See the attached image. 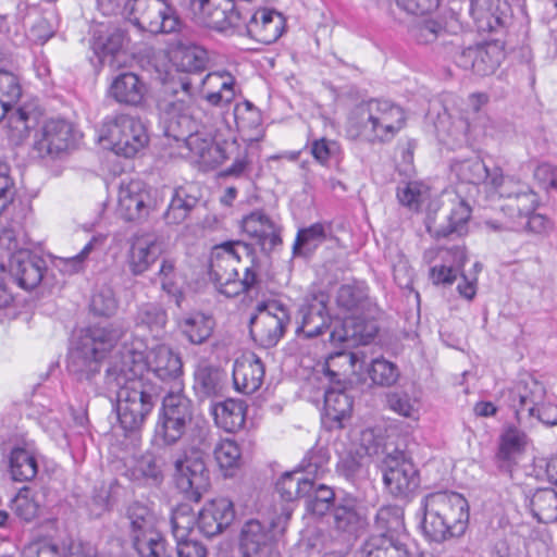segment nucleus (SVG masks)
Listing matches in <instances>:
<instances>
[{
  "instance_id": "obj_1",
  "label": "nucleus",
  "mask_w": 557,
  "mask_h": 557,
  "mask_svg": "<svg viewBox=\"0 0 557 557\" xmlns=\"http://www.w3.org/2000/svg\"><path fill=\"white\" fill-rule=\"evenodd\" d=\"M156 107L165 123V134L182 140L191 158L209 166L219 165L230 158L227 149L235 145V140L221 145L201 133L205 121L191 92L190 79L182 77L180 89L175 84L164 87L157 95Z\"/></svg>"
},
{
  "instance_id": "obj_2",
  "label": "nucleus",
  "mask_w": 557,
  "mask_h": 557,
  "mask_svg": "<svg viewBox=\"0 0 557 557\" xmlns=\"http://www.w3.org/2000/svg\"><path fill=\"white\" fill-rule=\"evenodd\" d=\"M420 529L429 542L443 544L465 535L469 524V504L459 493L438 491L426 494L420 503Z\"/></svg>"
},
{
  "instance_id": "obj_3",
  "label": "nucleus",
  "mask_w": 557,
  "mask_h": 557,
  "mask_svg": "<svg viewBox=\"0 0 557 557\" xmlns=\"http://www.w3.org/2000/svg\"><path fill=\"white\" fill-rule=\"evenodd\" d=\"M114 323L82 329L67 355V371L77 381H90L100 372L101 362L123 336Z\"/></svg>"
},
{
  "instance_id": "obj_4",
  "label": "nucleus",
  "mask_w": 557,
  "mask_h": 557,
  "mask_svg": "<svg viewBox=\"0 0 557 557\" xmlns=\"http://www.w3.org/2000/svg\"><path fill=\"white\" fill-rule=\"evenodd\" d=\"M406 115L404 110L388 101L371 99L357 106L351 114V127L357 129V135L371 143L391 141L405 126Z\"/></svg>"
},
{
  "instance_id": "obj_5",
  "label": "nucleus",
  "mask_w": 557,
  "mask_h": 557,
  "mask_svg": "<svg viewBox=\"0 0 557 557\" xmlns=\"http://www.w3.org/2000/svg\"><path fill=\"white\" fill-rule=\"evenodd\" d=\"M369 456L382 457L380 469L383 482L388 492L397 498H409L420 486L419 470L404 450H387L383 437H374L373 443L366 445Z\"/></svg>"
},
{
  "instance_id": "obj_6",
  "label": "nucleus",
  "mask_w": 557,
  "mask_h": 557,
  "mask_svg": "<svg viewBox=\"0 0 557 557\" xmlns=\"http://www.w3.org/2000/svg\"><path fill=\"white\" fill-rule=\"evenodd\" d=\"M116 413L124 434L138 433L161 396V387L150 380H133L117 387Z\"/></svg>"
},
{
  "instance_id": "obj_7",
  "label": "nucleus",
  "mask_w": 557,
  "mask_h": 557,
  "mask_svg": "<svg viewBox=\"0 0 557 557\" xmlns=\"http://www.w3.org/2000/svg\"><path fill=\"white\" fill-rule=\"evenodd\" d=\"M193 418V401L185 393H166L162 398L154 426L157 445L173 446L177 444L189 429Z\"/></svg>"
},
{
  "instance_id": "obj_8",
  "label": "nucleus",
  "mask_w": 557,
  "mask_h": 557,
  "mask_svg": "<svg viewBox=\"0 0 557 557\" xmlns=\"http://www.w3.org/2000/svg\"><path fill=\"white\" fill-rule=\"evenodd\" d=\"M292 510L283 508L274 519H249L239 533V549L244 557H268L275 549L278 536L283 534L290 519Z\"/></svg>"
},
{
  "instance_id": "obj_9",
  "label": "nucleus",
  "mask_w": 557,
  "mask_h": 557,
  "mask_svg": "<svg viewBox=\"0 0 557 557\" xmlns=\"http://www.w3.org/2000/svg\"><path fill=\"white\" fill-rule=\"evenodd\" d=\"M99 139L125 158L134 157L149 140L144 123L128 114L108 115L99 128Z\"/></svg>"
},
{
  "instance_id": "obj_10",
  "label": "nucleus",
  "mask_w": 557,
  "mask_h": 557,
  "mask_svg": "<svg viewBox=\"0 0 557 557\" xmlns=\"http://www.w3.org/2000/svg\"><path fill=\"white\" fill-rule=\"evenodd\" d=\"M163 203L158 189L150 187L140 180L122 182L117 197V212L129 223L141 225L147 223Z\"/></svg>"
},
{
  "instance_id": "obj_11",
  "label": "nucleus",
  "mask_w": 557,
  "mask_h": 557,
  "mask_svg": "<svg viewBox=\"0 0 557 557\" xmlns=\"http://www.w3.org/2000/svg\"><path fill=\"white\" fill-rule=\"evenodd\" d=\"M448 57L465 71L488 76L500 65L504 51L497 42L492 41L466 47L462 36L455 34L449 41Z\"/></svg>"
},
{
  "instance_id": "obj_12",
  "label": "nucleus",
  "mask_w": 557,
  "mask_h": 557,
  "mask_svg": "<svg viewBox=\"0 0 557 557\" xmlns=\"http://www.w3.org/2000/svg\"><path fill=\"white\" fill-rule=\"evenodd\" d=\"M337 359H345L351 362L352 354L345 351L331 352L322 367V371L330 382L334 384L324 394V420L330 423L329 428H343V421L350 417L354 406V398L341 382V373L335 370Z\"/></svg>"
},
{
  "instance_id": "obj_13",
  "label": "nucleus",
  "mask_w": 557,
  "mask_h": 557,
  "mask_svg": "<svg viewBox=\"0 0 557 557\" xmlns=\"http://www.w3.org/2000/svg\"><path fill=\"white\" fill-rule=\"evenodd\" d=\"M77 132L64 119H50L35 132L29 157L36 160H55L74 148Z\"/></svg>"
},
{
  "instance_id": "obj_14",
  "label": "nucleus",
  "mask_w": 557,
  "mask_h": 557,
  "mask_svg": "<svg viewBox=\"0 0 557 557\" xmlns=\"http://www.w3.org/2000/svg\"><path fill=\"white\" fill-rule=\"evenodd\" d=\"M175 487L185 499L198 503L210 487V471L198 450L184 451L173 461Z\"/></svg>"
},
{
  "instance_id": "obj_15",
  "label": "nucleus",
  "mask_w": 557,
  "mask_h": 557,
  "mask_svg": "<svg viewBox=\"0 0 557 557\" xmlns=\"http://www.w3.org/2000/svg\"><path fill=\"white\" fill-rule=\"evenodd\" d=\"M257 310L249 320V333L260 347L272 348L285 334L290 322L289 310L277 300L261 302Z\"/></svg>"
},
{
  "instance_id": "obj_16",
  "label": "nucleus",
  "mask_w": 557,
  "mask_h": 557,
  "mask_svg": "<svg viewBox=\"0 0 557 557\" xmlns=\"http://www.w3.org/2000/svg\"><path fill=\"white\" fill-rule=\"evenodd\" d=\"M234 258L221 245L216 246L210 258L209 274L219 293L228 298L236 297L240 293H249L259 285L257 275L252 270L245 269L244 277L238 278V272L234 267Z\"/></svg>"
},
{
  "instance_id": "obj_17",
  "label": "nucleus",
  "mask_w": 557,
  "mask_h": 557,
  "mask_svg": "<svg viewBox=\"0 0 557 557\" xmlns=\"http://www.w3.org/2000/svg\"><path fill=\"white\" fill-rule=\"evenodd\" d=\"M133 23L151 34H173L183 22L169 0H132Z\"/></svg>"
},
{
  "instance_id": "obj_18",
  "label": "nucleus",
  "mask_w": 557,
  "mask_h": 557,
  "mask_svg": "<svg viewBox=\"0 0 557 557\" xmlns=\"http://www.w3.org/2000/svg\"><path fill=\"white\" fill-rule=\"evenodd\" d=\"M329 302V293L320 288H313L305 295L295 317L298 338L313 339L330 329Z\"/></svg>"
},
{
  "instance_id": "obj_19",
  "label": "nucleus",
  "mask_w": 557,
  "mask_h": 557,
  "mask_svg": "<svg viewBox=\"0 0 557 557\" xmlns=\"http://www.w3.org/2000/svg\"><path fill=\"white\" fill-rule=\"evenodd\" d=\"M143 343L124 345L106 370L107 384L113 387L126 386L133 380H146L141 376L148 367V351L141 350Z\"/></svg>"
},
{
  "instance_id": "obj_20",
  "label": "nucleus",
  "mask_w": 557,
  "mask_h": 557,
  "mask_svg": "<svg viewBox=\"0 0 557 557\" xmlns=\"http://www.w3.org/2000/svg\"><path fill=\"white\" fill-rule=\"evenodd\" d=\"M147 371L169 385L166 393H184V370L182 357L165 344H158L148 350Z\"/></svg>"
},
{
  "instance_id": "obj_21",
  "label": "nucleus",
  "mask_w": 557,
  "mask_h": 557,
  "mask_svg": "<svg viewBox=\"0 0 557 557\" xmlns=\"http://www.w3.org/2000/svg\"><path fill=\"white\" fill-rule=\"evenodd\" d=\"M284 28L285 18L280 12L267 8L256 11L245 8L239 36L246 35L263 45H271L282 36Z\"/></svg>"
},
{
  "instance_id": "obj_22",
  "label": "nucleus",
  "mask_w": 557,
  "mask_h": 557,
  "mask_svg": "<svg viewBox=\"0 0 557 557\" xmlns=\"http://www.w3.org/2000/svg\"><path fill=\"white\" fill-rule=\"evenodd\" d=\"M205 24L227 35H239L245 8L235 0H199Z\"/></svg>"
},
{
  "instance_id": "obj_23",
  "label": "nucleus",
  "mask_w": 557,
  "mask_h": 557,
  "mask_svg": "<svg viewBox=\"0 0 557 557\" xmlns=\"http://www.w3.org/2000/svg\"><path fill=\"white\" fill-rule=\"evenodd\" d=\"M202 198L197 184L187 183L170 189L169 202L162 212V220L168 226H177L187 221L199 207Z\"/></svg>"
},
{
  "instance_id": "obj_24",
  "label": "nucleus",
  "mask_w": 557,
  "mask_h": 557,
  "mask_svg": "<svg viewBox=\"0 0 557 557\" xmlns=\"http://www.w3.org/2000/svg\"><path fill=\"white\" fill-rule=\"evenodd\" d=\"M332 518L334 532L347 543L355 541L368 524L362 508L351 497L343 498L334 506Z\"/></svg>"
},
{
  "instance_id": "obj_25",
  "label": "nucleus",
  "mask_w": 557,
  "mask_h": 557,
  "mask_svg": "<svg viewBox=\"0 0 557 557\" xmlns=\"http://www.w3.org/2000/svg\"><path fill=\"white\" fill-rule=\"evenodd\" d=\"M243 232L259 246L265 256L282 244L281 228L262 210H256L242 220Z\"/></svg>"
},
{
  "instance_id": "obj_26",
  "label": "nucleus",
  "mask_w": 557,
  "mask_h": 557,
  "mask_svg": "<svg viewBox=\"0 0 557 557\" xmlns=\"http://www.w3.org/2000/svg\"><path fill=\"white\" fill-rule=\"evenodd\" d=\"M535 201V194L518 193L505 206V212L516 213L517 224L520 225L518 232L545 234L553 228V223L547 216L533 212Z\"/></svg>"
},
{
  "instance_id": "obj_27",
  "label": "nucleus",
  "mask_w": 557,
  "mask_h": 557,
  "mask_svg": "<svg viewBox=\"0 0 557 557\" xmlns=\"http://www.w3.org/2000/svg\"><path fill=\"white\" fill-rule=\"evenodd\" d=\"M47 271L44 258L32 253L28 249H18L10 259V273L17 285L26 290L37 287Z\"/></svg>"
},
{
  "instance_id": "obj_28",
  "label": "nucleus",
  "mask_w": 557,
  "mask_h": 557,
  "mask_svg": "<svg viewBox=\"0 0 557 557\" xmlns=\"http://www.w3.org/2000/svg\"><path fill=\"white\" fill-rule=\"evenodd\" d=\"M545 386L533 377L520 380L508 391L509 406L518 421L523 411H527L529 417L535 416L536 410L545 403Z\"/></svg>"
},
{
  "instance_id": "obj_29",
  "label": "nucleus",
  "mask_w": 557,
  "mask_h": 557,
  "mask_svg": "<svg viewBox=\"0 0 557 557\" xmlns=\"http://www.w3.org/2000/svg\"><path fill=\"white\" fill-rule=\"evenodd\" d=\"M235 519L234 504L226 497L210 500L199 512L197 524L207 537L222 533Z\"/></svg>"
},
{
  "instance_id": "obj_30",
  "label": "nucleus",
  "mask_w": 557,
  "mask_h": 557,
  "mask_svg": "<svg viewBox=\"0 0 557 557\" xmlns=\"http://www.w3.org/2000/svg\"><path fill=\"white\" fill-rule=\"evenodd\" d=\"M450 169L460 182L467 184H485L493 189H497L502 186L504 181V174L500 168L494 166L493 169H488L479 157L455 160Z\"/></svg>"
},
{
  "instance_id": "obj_31",
  "label": "nucleus",
  "mask_w": 557,
  "mask_h": 557,
  "mask_svg": "<svg viewBox=\"0 0 557 557\" xmlns=\"http://www.w3.org/2000/svg\"><path fill=\"white\" fill-rule=\"evenodd\" d=\"M148 92L147 84L133 72L117 74L108 88V96L116 103L131 108L144 106Z\"/></svg>"
},
{
  "instance_id": "obj_32",
  "label": "nucleus",
  "mask_w": 557,
  "mask_h": 557,
  "mask_svg": "<svg viewBox=\"0 0 557 557\" xmlns=\"http://www.w3.org/2000/svg\"><path fill=\"white\" fill-rule=\"evenodd\" d=\"M336 305L348 317L368 318L372 315L373 302L369 297V288L363 282H354L342 285L336 293Z\"/></svg>"
},
{
  "instance_id": "obj_33",
  "label": "nucleus",
  "mask_w": 557,
  "mask_h": 557,
  "mask_svg": "<svg viewBox=\"0 0 557 557\" xmlns=\"http://www.w3.org/2000/svg\"><path fill=\"white\" fill-rule=\"evenodd\" d=\"M3 460L7 473L13 482H32L38 474V453L26 445L13 446Z\"/></svg>"
},
{
  "instance_id": "obj_34",
  "label": "nucleus",
  "mask_w": 557,
  "mask_h": 557,
  "mask_svg": "<svg viewBox=\"0 0 557 557\" xmlns=\"http://www.w3.org/2000/svg\"><path fill=\"white\" fill-rule=\"evenodd\" d=\"M375 326L368 324L364 318L345 317L342 322L330 332V342L334 346L348 348L359 344H368L375 334Z\"/></svg>"
},
{
  "instance_id": "obj_35",
  "label": "nucleus",
  "mask_w": 557,
  "mask_h": 557,
  "mask_svg": "<svg viewBox=\"0 0 557 557\" xmlns=\"http://www.w3.org/2000/svg\"><path fill=\"white\" fill-rule=\"evenodd\" d=\"M264 373V364L256 354L244 356L234 363V386L243 394H253L262 385Z\"/></svg>"
},
{
  "instance_id": "obj_36",
  "label": "nucleus",
  "mask_w": 557,
  "mask_h": 557,
  "mask_svg": "<svg viewBox=\"0 0 557 557\" xmlns=\"http://www.w3.org/2000/svg\"><path fill=\"white\" fill-rule=\"evenodd\" d=\"M407 539L408 536L369 534L360 548L361 557H412Z\"/></svg>"
},
{
  "instance_id": "obj_37",
  "label": "nucleus",
  "mask_w": 557,
  "mask_h": 557,
  "mask_svg": "<svg viewBox=\"0 0 557 557\" xmlns=\"http://www.w3.org/2000/svg\"><path fill=\"white\" fill-rule=\"evenodd\" d=\"M527 444L528 435L524 431L512 424L505 426L495 455L498 469L509 471L516 457L524 451Z\"/></svg>"
},
{
  "instance_id": "obj_38",
  "label": "nucleus",
  "mask_w": 557,
  "mask_h": 557,
  "mask_svg": "<svg viewBox=\"0 0 557 557\" xmlns=\"http://www.w3.org/2000/svg\"><path fill=\"white\" fill-rule=\"evenodd\" d=\"M161 244L153 236L146 235L135 238L128 252V268L134 275H141L158 259Z\"/></svg>"
},
{
  "instance_id": "obj_39",
  "label": "nucleus",
  "mask_w": 557,
  "mask_h": 557,
  "mask_svg": "<svg viewBox=\"0 0 557 557\" xmlns=\"http://www.w3.org/2000/svg\"><path fill=\"white\" fill-rule=\"evenodd\" d=\"M237 131L244 140L258 141L263 136L261 111L249 100L236 103L233 110Z\"/></svg>"
},
{
  "instance_id": "obj_40",
  "label": "nucleus",
  "mask_w": 557,
  "mask_h": 557,
  "mask_svg": "<svg viewBox=\"0 0 557 557\" xmlns=\"http://www.w3.org/2000/svg\"><path fill=\"white\" fill-rule=\"evenodd\" d=\"M157 276L160 282L161 290L181 309L186 298V278L178 271L175 260L172 258H163Z\"/></svg>"
},
{
  "instance_id": "obj_41",
  "label": "nucleus",
  "mask_w": 557,
  "mask_h": 557,
  "mask_svg": "<svg viewBox=\"0 0 557 557\" xmlns=\"http://www.w3.org/2000/svg\"><path fill=\"white\" fill-rule=\"evenodd\" d=\"M215 322L212 315L193 311L177 320L182 335L193 345L206 343L212 335Z\"/></svg>"
},
{
  "instance_id": "obj_42",
  "label": "nucleus",
  "mask_w": 557,
  "mask_h": 557,
  "mask_svg": "<svg viewBox=\"0 0 557 557\" xmlns=\"http://www.w3.org/2000/svg\"><path fill=\"white\" fill-rule=\"evenodd\" d=\"M225 372L218 366L200 362L194 372V389L198 397L209 398L222 393Z\"/></svg>"
},
{
  "instance_id": "obj_43",
  "label": "nucleus",
  "mask_w": 557,
  "mask_h": 557,
  "mask_svg": "<svg viewBox=\"0 0 557 557\" xmlns=\"http://www.w3.org/2000/svg\"><path fill=\"white\" fill-rule=\"evenodd\" d=\"M409 35L418 45H431L441 40L448 55L450 39L447 40V37L450 36L453 38L455 34H449L444 20L430 17L413 23L409 28Z\"/></svg>"
},
{
  "instance_id": "obj_44",
  "label": "nucleus",
  "mask_w": 557,
  "mask_h": 557,
  "mask_svg": "<svg viewBox=\"0 0 557 557\" xmlns=\"http://www.w3.org/2000/svg\"><path fill=\"white\" fill-rule=\"evenodd\" d=\"M176 61L175 64L177 70L185 73L181 75L177 81H172L171 83L165 84L159 92L166 86L174 85L180 89V81L182 77H187L191 82V92L194 94V82L190 76L187 74H197L202 73L206 70L208 62L207 51L199 46L193 45L187 46L185 48L180 49L176 52Z\"/></svg>"
},
{
  "instance_id": "obj_45",
  "label": "nucleus",
  "mask_w": 557,
  "mask_h": 557,
  "mask_svg": "<svg viewBox=\"0 0 557 557\" xmlns=\"http://www.w3.org/2000/svg\"><path fill=\"white\" fill-rule=\"evenodd\" d=\"M246 410L247 407L243 400L230 398L215 404L212 414L218 426L228 433H234L245 425Z\"/></svg>"
},
{
  "instance_id": "obj_46",
  "label": "nucleus",
  "mask_w": 557,
  "mask_h": 557,
  "mask_svg": "<svg viewBox=\"0 0 557 557\" xmlns=\"http://www.w3.org/2000/svg\"><path fill=\"white\" fill-rule=\"evenodd\" d=\"M499 2L500 0H469V13L478 32L493 33L503 25Z\"/></svg>"
},
{
  "instance_id": "obj_47",
  "label": "nucleus",
  "mask_w": 557,
  "mask_h": 557,
  "mask_svg": "<svg viewBox=\"0 0 557 557\" xmlns=\"http://www.w3.org/2000/svg\"><path fill=\"white\" fill-rule=\"evenodd\" d=\"M168 311L158 302H144L137 307L133 321L137 329L149 331L154 337L161 335L168 324Z\"/></svg>"
},
{
  "instance_id": "obj_48",
  "label": "nucleus",
  "mask_w": 557,
  "mask_h": 557,
  "mask_svg": "<svg viewBox=\"0 0 557 557\" xmlns=\"http://www.w3.org/2000/svg\"><path fill=\"white\" fill-rule=\"evenodd\" d=\"M126 40V32L119 27L108 28L106 32L95 29L90 47L103 63L108 57L112 58L117 54L124 47Z\"/></svg>"
},
{
  "instance_id": "obj_49",
  "label": "nucleus",
  "mask_w": 557,
  "mask_h": 557,
  "mask_svg": "<svg viewBox=\"0 0 557 557\" xmlns=\"http://www.w3.org/2000/svg\"><path fill=\"white\" fill-rule=\"evenodd\" d=\"M370 534L408 536L405 528L403 508L396 505L382 506L376 511L373 530Z\"/></svg>"
},
{
  "instance_id": "obj_50",
  "label": "nucleus",
  "mask_w": 557,
  "mask_h": 557,
  "mask_svg": "<svg viewBox=\"0 0 557 557\" xmlns=\"http://www.w3.org/2000/svg\"><path fill=\"white\" fill-rule=\"evenodd\" d=\"M472 210L463 199H457L446 216V223L441 224L434 232L435 237L444 238L451 235L458 237L468 233V223Z\"/></svg>"
},
{
  "instance_id": "obj_51",
  "label": "nucleus",
  "mask_w": 557,
  "mask_h": 557,
  "mask_svg": "<svg viewBox=\"0 0 557 557\" xmlns=\"http://www.w3.org/2000/svg\"><path fill=\"white\" fill-rule=\"evenodd\" d=\"M314 482L312 479L305 476L296 469L283 473L275 484V490L281 498L287 503L304 498L313 490Z\"/></svg>"
},
{
  "instance_id": "obj_52",
  "label": "nucleus",
  "mask_w": 557,
  "mask_h": 557,
  "mask_svg": "<svg viewBox=\"0 0 557 557\" xmlns=\"http://www.w3.org/2000/svg\"><path fill=\"white\" fill-rule=\"evenodd\" d=\"M532 516L541 523H552L557 520V492L553 488H537L527 496Z\"/></svg>"
},
{
  "instance_id": "obj_53",
  "label": "nucleus",
  "mask_w": 557,
  "mask_h": 557,
  "mask_svg": "<svg viewBox=\"0 0 557 557\" xmlns=\"http://www.w3.org/2000/svg\"><path fill=\"white\" fill-rule=\"evenodd\" d=\"M330 224L321 222L313 223L307 227L299 228L293 245L294 257H306L312 253L321 244L326 240Z\"/></svg>"
},
{
  "instance_id": "obj_54",
  "label": "nucleus",
  "mask_w": 557,
  "mask_h": 557,
  "mask_svg": "<svg viewBox=\"0 0 557 557\" xmlns=\"http://www.w3.org/2000/svg\"><path fill=\"white\" fill-rule=\"evenodd\" d=\"M200 83L215 84L218 86V90L207 91L203 95V99L212 107L223 109L230 106L235 99V79L231 75L224 76L218 73L207 74L205 78L200 79Z\"/></svg>"
},
{
  "instance_id": "obj_55",
  "label": "nucleus",
  "mask_w": 557,
  "mask_h": 557,
  "mask_svg": "<svg viewBox=\"0 0 557 557\" xmlns=\"http://www.w3.org/2000/svg\"><path fill=\"white\" fill-rule=\"evenodd\" d=\"M330 460V449L317 443L307 451L297 469L314 481L322 478L329 471Z\"/></svg>"
},
{
  "instance_id": "obj_56",
  "label": "nucleus",
  "mask_w": 557,
  "mask_h": 557,
  "mask_svg": "<svg viewBox=\"0 0 557 557\" xmlns=\"http://www.w3.org/2000/svg\"><path fill=\"white\" fill-rule=\"evenodd\" d=\"M129 521L131 537L141 535L158 528V517L151 508L140 502L129 504L126 510Z\"/></svg>"
},
{
  "instance_id": "obj_57",
  "label": "nucleus",
  "mask_w": 557,
  "mask_h": 557,
  "mask_svg": "<svg viewBox=\"0 0 557 557\" xmlns=\"http://www.w3.org/2000/svg\"><path fill=\"white\" fill-rule=\"evenodd\" d=\"M133 546L140 557H170L166 541L158 528L134 535Z\"/></svg>"
},
{
  "instance_id": "obj_58",
  "label": "nucleus",
  "mask_w": 557,
  "mask_h": 557,
  "mask_svg": "<svg viewBox=\"0 0 557 557\" xmlns=\"http://www.w3.org/2000/svg\"><path fill=\"white\" fill-rule=\"evenodd\" d=\"M213 454L220 469L224 472V476H232L242 460L238 444L232 440H222L215 445Z\"/></svg>"
},
{
  "instance_id": "obj_59",
  "label": "nucleus",
  "mask_w": 557,
  "mask_h": 557,
  "mask_svg": "<svg viewBox=\"0 0 557 557\" xmlns=\"http://www.w3.org/2000/svg\"><path fill=\"white\" fill-rule=\"evenodd\" d=\"M11 509L22 521L32 522L38 517L40 505L32 488L23 486L11 500Z\"/></svg>"
},
{
  "instance_id": "obj_60",
  "label": "nucleus",
  "mask_w": 557,
  "mask_h": 557,
  "mask_svg": "<svg viewBox=\"0 0 557 557\" xmlns=\"http://www.w3.org/2000/svg\"><path fill=\"white\" fill-rule=\"evenodd\" d=\"M307 146L310 149L311 156L321 165H330L338 163L342 159L341 145L333 139L325 137L312 138L308 141Z\"/></svg>"
},
{
  "instance_id": "obj_61",
  "label": "nucleus",
  "mask_w": 557,
  "mask_h": 557,
  "mask_svg": "<svg viewBox=\"0 0 557 557\" xmlns=\"http://www.w3.org/2000/svg\"><path fill=\"white\" fill-rule=\"evenodd\" d=\"M304 498L307 511L314 516L322 517L336 505L334 491L324 484L317 485L314 483L313 490L304 495Z\"/></svg>"
},
{
  "instance_id": "obj_62",
  "label": "nucleus",
  "mask_w": 557,
  "mask_h": 557,
  "mask_svg": "<svg viewBox=\"0 0 557 557\" xmlns=\"http://www.w3.org/2000/svg\"><path fill=\"white\" fill-rule=\"evenodd\" d=\"M372 383L379 386H393L399 379L398 367L385 358L373 359L367 370Z\"/></svg>"
},
{
  "instance_id": "obj_63",
  "label": "nucleus",
  "mask_w": 557,
  "mask_h": 557,
  "mask_svg": "<svg viewBox=\"0 0 557 557\" xmlns=\"http://www.w3.org/2000/svg\"><path fill=\"white\" fill-rule=\"evenodd\" d=\"M255 243H247L244 240H230L221 244V248L224 251L228 252L235 261H240L243 257L249 260V265L245 269L252 270L257 275V280H259V273L261 268V262L256 253Z\"/></svg>"
},
{
  "instance_id": "obj_64",
  "label": "nucleus",
  "mask_w": 557,
  "mask_h": 557,
  "mask_svg": "<svg viewBox=\"0 0 557 557\" xmlns=\"http://www.w3.org/2000/svg\"><path fill=\"white\" fill-rule=\"evenodd\" d=\"M117 309V300L111 288H101L95 293L90 301V310L101 317H110Z\"/></svg>"
}]
</instances>
